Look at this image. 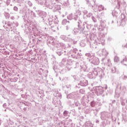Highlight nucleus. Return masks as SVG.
<instances>
[{
  "mask_svg": "<svg viewBox=\"0 0 127 127\" xmlns=\"http://www.w3.org/2000/svg\"><path fill=\"white\" fill-rule=\"evenodd\" d=\"M78 52V50L77 49H73V50H70L66 53L68 57H71V58H76L77 56V53Z\"/></svg>",
  "mask_w": 127,
  "mask_h": 127,
  "instance_id": "obj_12",
  "label": "nucleus"
},
{
  "mask_svg": "<svg viewBox=\"0 0 127 127\" xmlns=\"http://www.w3.org/2000/svg\"><path fill=\"white\" fill-rule=\"evenodd\" d=\"M111 71L112 73H115L116 72V67H114L112 68Z\"/></svg>",
  "mask_w": 127,
  "mask_h": 127,
  "instance_id": "obj_56",
  "label": "nucleus"
},
{
  "mask_svg": "<svg viewBox=\"0 0 127 127\" xmlns=\"http://www.w3.org/2000/svg\"><path fill=\"white\" fill-rule=\"evenodd\" d=\"M72 47V45L70 44H67V46L65 47V51H64L62 49H59L58 51H57V54L59 55V56H61V55H66V53L69 52V50H70V48Z\"/></svg>",
  "mask_w": 127,
  "mask_h": 127,
  "instance_id": "obj_8",
  "label": "nucleus"
},
{
  "mask_svg": "<svg viewBox=\"0 0 127 127\" xmlns=\"http://www.w3.org/2000/svg\"><path fill=\"white\" fill-rule=\"evenodd\" d=\"M107 65L108 67H111V66H112V63L111 62V60L110 59L107 60Z\"/></svg>",
  "mask_w": 127,
  "mask_h": 127,
  "instance_id": "obj_34",
  "label": "nucleus"
},
{
  "mask_svg": "<svg viewBox=\"0 0 127 127\" xmlns=\"http://www.w3.org/2000/svg\"><path fill=\"white\" fill-rule=\"evenodd\" d=\"M42 38H48L47 44L52 50H54V49H58V50L60 49V47L61 46V43L58 42H55V39L53 37L42 36Z\"/></svg>",
  "mask_w": 127,
  "mask_h": 127,
  "instance_id": "obj_3",
  "label": "nucleus"
},
{
  "mask_svg": "<svg viewBox=\"0 0 127 127\" xmlns=\"http://www.w3.org/2000/svg\"><path fill=\"white\" fill-rule=\"evenodd\" d=\"M64 6H69V2H64Z\"/></svg>",
  "mask_w": 127,
  "mask_h": 127,
  "instance_id": "obj_52",
  "label": "nucleus"
},
{
  "mask_svg": "<svg viewBox=\"0 0 127 127\" xmlns=\"http://www.w3.org/2000/svg\"><path fill=\"white\" fill-rule=\"evenodd\" d=\"M93 89L95 94H96L97 96H100V95H103V93H104V88H103V87L102 86H96L94 87Z\"/></svg>",
  "mask_w": 127,
  "mask_h": 127,
  "instance_id": "obj_11",
  "label": "nucleus"
},
{
  "mask_svg": "<svg viewBox=\"0 0 127 127\" xmlns=\"http://www.w3.org/2000/svg\"><path fill=\"white\" fill-rule=\"evenodd\" d=\"M34 36H38V35H40L41 32L40 31H39V30H38V29H37V28H35L34 30Z\"/></svg>",
  "mask_w": 127,
  "mask_h": 127,
  "instance_id": "obj_21",
  "label": "nucleus"
},
{
  "mask_svg": "<svg viewBox=\"0 0 127 127\" xmlns=\"http://www.w3.org/2000/svg\"><path fill=\"white\" fill-rule=\"evenodd\" d=\"M123 79L125 82H127V76L126 75H124V76L123 77Z\"/></svg>",
  "mask_w": 127,
  "mask_h": 127,
  "instance_id": "obj_48",
  "label": "nucleus"
},
{
  "mask_svg": "<svg viewBox=\"0 0 127 127\" xmlns=\"http://www.w3.org/2000/svg\"><path fill=\"white\" fill-rule=\"evenodd\" d=\"M82 86V87H86V86H88V80L83 79L80 80V83L78 84V86Z\"/></svg>",
  "mask_w": 127,
  "mask_h": 127,
  "instance_id": "obj_16",
  "label": "nucleus"
},
{
  "mask_svg": "<svg viewBox=\"0 0 127 127\" xmlns=\"http://www.w3.org/2000/svg\"><path fill=\"white\" fill-rule=\"evenodd\" d=\"M102 55H103V56H108L109 53H108L107 50L105 49H103L102 50Z\"/></svg>",
  "mask_w": 127,
  "mask_h": 127,
  "instance_id": "obj_26",
  "label": "nucleus"
},
{
  "mask_svg": "<svg viewBox=\"0 0 127 127\" xmlns=\"http://www.w3.org/2000/svg\"><path fill=\"white\" fill-rule=\"evenodd\" d=\"M80 46L81 47H85L86 46V43L82 41L80 43Z\"/></svg>",
  "mask_w": 127,
  "mask_h": 127,
  "instance_id": "obj_35",
  "label": "nucleus"
},
{
  "mask_svg": "<svg viewBox=\"0 0 127 127\" xmlns=\"http://www.w3.org/2000/svg\"><path fill=\"white\" fill-rule=\"evenodd\" d=\"M74 64H75L76 68L79 67V63L77 62H74Z\"/></svg>",
  "mask_w": 127,
  "mask_h": 127,
  "instance_id": "obj_60",
  "label": "nucleus"
},
{
  "mask_svg": "<svg viewBox=\"0 0 127 127\" xmlns=\"http://www.w3.org/2000/svg\"><path fill=\"white\" fill-rule=\"evenodd\" d=\"M12 2L14 3H19V0H12Z\"/></svg>",
  "mask_w": 127,
  "mask_h": 127,
  "instance_id": "obj_61",
  "label": "nucleus"
},
{
  "mask_svg": "<svg viewBox=\"0 0 127 127\" xmlns=\"http://www.w3.org/2000/svg\"><path fill=\"white\" fill-rule=\"evenodd\" d=\"M53 68V69L54 70V71H55V70H57V65H54Z\"/></svg>",
  "mask_w": 127,
  "mask_h": 127,
  "instance_id": "obj_63",
  "label": "nucleus"
},
{
  "mask_svg": "<svg viewBox=\"0 0 127 127\" xmlns=\"http://www.w3.org/2000/svg\"><path fill=\"white\" fill-rule=\"evenodd\" d=\"M91 107H94L96 106V102L95 101H92L90 102Z\"/></svg>",
  "mask_w": 127,
  "mask_h": 127,
  "instance_id": "obj_44",
  "label": "nucleus"
},
{
  "mask_svg": "<svg viewBox=\"0 0 127 127\" xmlns=\"http://www.w3.org/2000/svg\"><path fill=\"white\" fill-rule=\"evenodd\" d=\"M69 113V112L65 110L63 113L64 117H68V114Z\"/></svg>",
  "mask_w": 127,
  "mask_h": 127,
  "instance_id": "obj_39",
  "label": "nucleus"
},
{
  "mask_svg": "<svg viewBox=\"0 0 127 127\" xmlns=\"http://www.w3.org/2000/svg\"><path fill=\"white\" fill-rule=\"evenodd\" d=\"M67 23H70V21H67V19H66L62 20V24L63 25H65V24H67Z\"/></svg>",
  "mask_w": 127,
  "mask_h": 127,
  "instance_id": "obj_28",
  "label": "nucleus"
},
{
  "mask_svg": "<svg viewBox=\"0 0 127 127\" xmlns=\"http://www.w3.org/2000/svg\"><path fill=\"white\" fill-rule=\"evenodd\" d=\"M105 9V8L102 5H100L98 6V10L99 11H102V10H104Z\"/></svg>",
  "mask_w": 127,
  "mask_h": 127,
  "instance_id": "obj_30",
  "label": "nucleus"
},
{
  "mask_svg": "<svg viewBox=\"0 0 127 127\" xmlns=\"http://www.w3.org/2000/svg\"><path fill=\"white\" fill-rule=\"evenodd\" d=\"M90 38L91 40L90 45L91 43H94L96 45H98V44L104 45L105 43V34L103 32H99V34L97 37V33L94 32L90 35Z\"/></svg>",
  "mask_w": 127,
  "mask_h": 127,
  "instance_id": "obj_1",
  "label": "nucleus"
},
{
  "mask_svg": "<svg viewBox=\"0 0 127 127\" xmlns=\"http://www.w3.org/2000/svg\"><path fill=\"white\" fill-rule=\"evenodd\" d=\"M85 56L87 57L88 61L94 65H99L100 64V60L99 58L95 57V53H88L85 54Z\"/></svg>",
  "mask_w": 127,
  "mask_h": 127,
  "instance_id": "obj_4",
  "label": "nucleus"
},
{
  "mask_svg": "<svg viewBox=\"0 0 127 127\" xmlns=\"http://www.w3.org/2000/svg\"><path fill=\"white\" fill-rule=\"evenodd\" d=\"M82 56H83V55H82L81 53L77 52L76 53V56L75 58L76 59H78V58H81V57H82Z\"/></svg>",
  "mask_w": 127,
  "mask_h": 127,
  "instance_id": "obj_31",
  "label": "nucleus"
},
{
  "mask_svg": "<svg viewBox=\"0 0 127 127\" xmlns=\"http://www.w3.org/2000/svg\"><path fill=\"white\" fill-rule=\"evenodd\" d=\"M35 37H34L33 36H31L30 37V43H31V44H34L35 42H36Z\"/></svg>",
  "mask_w": 127,
  "mask_h": 127,
  "instance_id": "obj_23",
  "label": "nucleus"
},
{
  "mask_svg": "<svg viewBox=\"0 0 127 127\" xmlns=\"http://www.w3.org/2000/svg\"><path fill=\"white\" fill-rule=\"evenodd\" d=\"M14 38H15V39L16 41H19V35L17 34V35H15Z\"/></svg>",
  "mask_w": 127,
  "mask_h": 127,
  "instance_id": "obj_42",
  "label": "nucleus"
},
{
  "mask_svg": "<svg viewBox=\"0 0 127 127\" xmlns=\"http://www.w3.org/2000/svg\"><path fill=\"white\" fill-rule=\"evenodd\" d=\"M77 26L78 28H75L72 32V34H74V35H76L80 31V33H85V24H83L82 25V22L81 20H79V21H77Z\"/></svg>",
  "mask_w": 127,
  "mask_h": 127,
  "instance_id": "obj_5",
  "label": "nucleus"
},
{
  "mask_svg": "<svg viewBox=\"0 0 127 127\" xmlns=\"http://www.w3.org/2000/svg\"><path fill=\"white\" fill-rule=\"evenodd\" d=\"M74 104L76 107H79V106H80V103H79V102H76Z\"/></svg>",
  "mask_w": 127,
  "mask_h": 127,
  "instance_id": "obj_62",
  "label": "nucleus"
},
{
  "mask_svg": "<svg viewBox=\"0 0 127 127\" xmlns=\"http://www.w3.org/2000/svg\"><path fill=\"white\" fill-rule=\"evenodd\" d=\"M45 0L44 1L40 0L38 1V4H40L41 5H45Z\"/></svg>",
  "mask_w": 127,
  "mask_h": 127,
  "instance_id": "obj_36",
  "label": "nucleus"
},
{
  "mask_svg": "<svg viewBox=\"0 0 127 127\" xmlns=\"http://www.w3.org/2000/svg\"><path fill=\"white\" fill-rule=\"evenodd\" d=\"M91 18L94 22H96L97 21V19H96V18L93 16H92Z\"/></svg>",
  "mask_w": 127,
  "mask_h": 127,
  "instance_id": "obj_51",
  "label": "nucleus"
},
{
  "mask_svg": "<svg viewBox=\"0 0 127 127\" xmlns=\"http://www.w3.org/2000/svg\"><path fill=\"white\" fill-rule=\"evenodd\" d=\"M103 16H102L101 15H100L99 16V15H97V17L98 18V19H102V18H103Z\"/></svg>",
  "mask_w": 127,
  "mask_h": 127,
  "instance_id": "obj_54",
  "label": "nucleus"
},
{
  "mask_svg": "<svg viewBox=\"0 0 127 127\" xmlns=\"http://www.w3.org/2000/svg\"><path fill=\"white\" fill-rule=\"evenodd\" d=\"M53 11H58V10H60V9H61V6L59 5H55L54 7L53 6Z\"/></svg>",
  "mask_w": 127,
  "mask_h": 127,
  "instance_id": "obj_22",
  "label": "nucleus"
},
{
  "mask_svg": "<svg viewBox=\"0 0 127 127\" xmlns=\"http://www.w3.org/2000/svg\"><path fill=\"white\" fill-rule=\"evenodd\" d=\"M85 109L84 106L82 104L79 105V107H78V110H84Z\"/></svg>",
  "mask_w": 127,
  "mask_h": 127,
  "instance_id": "obj_47",
  "label": "nucleus"
},
{
  "mask_svg": "<svg viewBox=\"0 0 127 127\" xmlns=\"http://www.w3.org/2000/svg\"><path fill=\"white\" fill-rule=\"evenodd\" d=\"M122 64H123V65H125V66H127V57H125V58L122 61H121Z\"/></svg>",
  "mask_w": 127,
  "mask_h": 127,
  "instance_id": "obj_27",
  "label": "nucleus"
},
{
  "mask_svg": "<svg viewBox=\"0 0 127 127\" xmlns=\"http://www.w3.org/2000/svg\"><path fill=\"white\" fill-rule=\"evenodd\" d=\"M81 14V11L80 10H76V12L73 15L72 13L69 14L67 16V18L69 20H72L74 19V20L79 21L80 20V15Z\"/></svg>",
  "mask_w": 127,
  "mask_h": 127,
  "instance_id": "obj_7",
  "label": "nucleus"
},
{
  "mask_svg": "<svg viewBox=\"0 0 127 127\" xmlns=\"http://www.w3.org/2000/svg\"><path fill=\"white\" fill-rule=\"evenodd\" d=\"M120 86V90L122 92V95H125V92L127 91V87L125 86L122 87V82L118 84Z\"/></svg>",
  "mask_w": 127,
  "mask_h": 127,
  "instance_id": "obj_17",
  "label": "nucleus"
},
{
  "mask_svg": "<svg viewBox=\"0 0 127 127\" xmlns=\"http://www.w3.org/2000/svg\"><path fill=\"white\" fill-rule=\"evenodd\" d=\"M48 8H50V9H52V8H53V4H52V2H51L49 4V6H47Z\"/></svg>",
  "mask_w": 127,
  "mask_h": 127,
  "instance_id": "obj_40",
  "label": "nucleus"
},
{
  "mask_svg": "<svg viewBox=\"0 0 127 127\" xmlns=\"http://www.w3.org/2000/svg\"><path fill=\"white\" fill-rule=\"evenodd\" d=\"M117 0H113L114 1H116ZM117 2H118V5L119 7L121 6V4H122V2H121V0H117Z\"/></svg>",
  "mask_w": 127,
  "mask_h": 127,
  "instance_id": "obj_45",
  "label": "nucleus"
},
{
  "mask_svg": "<svg viewBox=\"0 0 127 127\" xmlns=\"http://www.w3.org/2000/svg\"><path fill=\"white\" fill-rule=\"evenodd\" d=\"M92 15H93V14H92V13H89L86 14L85 15V16L86 17H91V16H92Z\"/></svg>",
  "mask_w": 127,
  "mask_h": 127,
  "instance_id": "obj_49",
  "label": "nucleus"
},
{
  "mask_svg": "<svg viewBox=\"0 0 127 127\" xmlns=\"http://www.w3.org/2000/svg\"><path fill=\"white\" fill-rule=\"evenodd\" d=\"M49 24L51 27H54V21L51 19H49Z\"/></svg>",
  "mask_w": 127,
  "mask_h": 127,
  "instance_id": "obj_25",
  "label": "nucleus"
},
{
  "mask_svg": "<svg viewBox=\"0 0 127 127\" xmlns=\"http://www.w3.org/2000/svg\"><path fill=\"white\" fill-rule=\"evenodd\" d=\"M86 99V97H85V96H83L82 98V102H81V105L84 107V108H86V107L87 106L85 102H87V103L89 102V100H86L85 99Z\"/></svg>",
  "mask_w": 127,
  "mask_h": 127,
  "instance_id": "obj_20",
  "label": "nucleus"
},
{
  "mask_svg": "<svg viewBox=\"0 0 127 127\" xmlns=\"http://www.w3.org/2000/svg\"><path fill=\"white\" fill-rule=\"evenodd\" d=\"M10 82H16V78H10Z\"/></svg>",
  "mask_w": 127,
  "mask_h": 127,
  "instance_id": "obj_58",
  "label": "nucleus"
},
{
  "mask_svg": "<svg viewBox=\"0 0 127 127\" xmlns=\"http://www.w3.org/2000/svg\"><path fill=\"white\" fill-rule=\"evenodd\" d=\"M55 20L54 21V24L56 25L57 24H58V23H59V21H58V18H57V16H55Z\"/></svg>",
  "mask_w": 127,
  "mask_h": 127,
  "instance_id": "obj_32",
  "label": "nucleus"
},
{
  "mask_svg": "<svg viewBox=\"0 0 127 127\" xmlns=\"http://www.w3.org/2000/svg\"><path fill=\"white\" fill-rule=\"evenodd\" d=\"M38 15L40 20L42 22H44V21H45V17H46L47 15L46 12L43 11H40L38 13Z\"/></svg>",
  "mask_w": 127,
  "mask_h": 127,
  "instance_id": "obj_13",
  "label": "nucleus"
},
{
  "mask_svg": "<svg viewBox=\"0 0 127 127\" xmlns=\"http://www.w3.org/2000/svg\"><path fill=\"white\" fill-rule=\"evenodd\" d=\"M105 116H107V118L108 119V120H112V121H114V118H113L112 114L106 112L101 113V120H106V117H105Z\"/></svg>",
  "mask_w": 127,
  "mask_h": 127,
  "instance_id": "obj_10",
  "label": "nucleus"
},
{
  "mask_svg": "<svg viewBox=\"0 0 127 127\" xmlns=\"http://www.w3.org/2000/svg\"><path fill=\"white\" fill-rule=\"evenodd\" d=\"M112 15H113L114 16H116L117 17V16L119 15V13H118V12L116 11H113L112 12Z\"/></svg>",
  "mask_w": 127,
  "mask_h": 127,
  "instance_id": "obj_37",
  "label": "nucleus"
},
{
  "mask_svg": "<svg viewBox=\"0 0 127 127\" xmlns=\"http://www.w3.org/2000/svg\"><path fill=\"white\" fill-rule=\"evenodd\" d=\"M22 105H24V106H28V103L27 102H22Z\"/></svg>",
  "mask_w": 127,
  "mask_h": 127,
  "instance_id": "obj_57",
  "label": "nucleus"
},
{
  "mask_svg": "<svg viewBox=\"0 0 127 127\" xmlns=\"http://www.w3.org/2000/svg\"><path fill=\"white\" fill-rule=\"evenodd\" d=\"M105 67L102 68L99 67H94L92 70V72H90L88 74V78L89 79H95L96 76L99 75L100 79H103L104 76H105Z\"/></svg>",
  "mask_w": 127,
  "mask_h": 127,
  "instance_id": "obj_2",
  "label": "nucleus"
},
{
  "mask_svg": "<svg viewBox=\"0 0 127 127\" xmlns=\"http://www.w3.org/2000/svg\"><path fill=\"white\" fill-rule=\"evenodd\" d=\"M79 93H80V94H81L82 95H85V89H80Z\"/></svg>",
  "mask_w": 127,
  "mask_h": 127,
  "instance_id": "obj_38",
  "label": "nucleus"
},
{
  "mask_svg": "<svg viewBox=\"0 0 127 127\" xmlns=\"http://www.w3.org/2000/svg\"><path fill=\"white\" fill-rule=\"evenodd\" d=\"M20 108L21 110H23V111H24V112L27 111V107H24V108H23V107H20Z\"/></svg>",
  "mask_w": 127,
  "mask_h": 127,
  "instance_id": "obj_55",
  "label": "nucleus"
},
{
  "mask_svg": "<svg viewBox=\"0 0 127 127\" xmlns=\"http://www.w3.org/2000/svg\"><path fill=\"white\" fill-rule=\"evenodd\" d=\"M80 67L81 71H84V72H88V65L85 63L84 62H82L80 64Z\"/></svg>",
  "mask_w": 127,
  "mask_h": 127,
  "instance_id": "obj_15",
  "label": "nucleus"
},
{
  "mask_svg": "<svg viewBox=\"0 0 127 127\" xmlns=\"http://www.w3.org/2000/svg\"><path fill=\"white\" fill-rule=\"evenodd\" d=\"M27 3L29 6H32V3L30 1H28Z\"/></svg>",
  "mask_w": 127,
  "mask_h": 127,
  "instance_id": "obj_59",
  "label": "nucleus"
},
{
  "mask_svg": "<svg viewBox=\"0 0 127 127\" xmlns=\"http://www.w3.org/2000/svg\"><path fill=\"white\" fill-rule=\"evenodd\" d=\"M98 29L100 32L104 33V35L108 33V27H107V25L106 24V20L103 19L100 20V25Z\"/></svg>",
  "mask_w": 127,
  "mask_h": 127,
  "instance_id": "obj_6",
  "label": "nucleus"
},
{
  "mask_svg": "<svg viewBox=\"0 0 127 127\" xmlns=\"http://www.w3.org/2000/svg\"><path fill=\"white\" fill-rule=\"evenodd\" d=\"M53 92H55V94H56L57 97H59L60 98H61V94L59 93V92H58V90L57 89H54L53 90Z\"/></svg>",
  "mask_w": 127,
  "mask_h": 127,
  "instance_id": "obj_24",
  "label": "nucleus"
},
{
  "mask_svg": "<svg viewBox=\"0 0 127 127\" xmlns=\"http://www.w3.org/2000/svg\"><path fill=\"white\" fill-rule=\"evenodd\" d=\"M71 36V35H67V37L65 35H61L60 38L64 41H67V42H71V44H76L77 41L75 39H72V38L69 37Z\"/></svg>",
  "mask_w": 127,
  "mask_h": 127,
  "instance_id": "obj_9",
  "label": "nucleus"
},
{
  "mask_svg": "<svg viewBox=\"0 0 127 127\" xmlns=\"http://www.w3.org/2000/svg\"><path fill=\"white\" fill-rule=\"evenodd\" d=\"M86 1L89 6L91 5L92 7H94V5L96 4V0H86Z\"/></svg>",
  "mask_w": 127,
  "mask_h": 127,
  "instance_id": "obj_18",
  "label": "nucleus"
},
{
  "mask_svg": "<svg viewBox=\"0 0 127 127\" xmlns=\"http://www.w3.org/2000/svg\"><path fill=\"white\" fill-rule=\"evenodd\" d=\"M121 21L120 22V24L121 25H126V16H125V14H121Z\"/></svg>",
  "mask_w": 127,
  "mask_h": 127,
  "instance_id": "obj_19",
  "label": "nucleus"
},
{
  "mask_svg": "<svg viewBox=\"0 0 127 127\" xmlns=\"http://www.w3.org/2000/svg\"><path fill=\"white\" fill-rule=\"evenodd\" d=\"M7 25L8 26H9V29H12V27H11V26H12V24L9 22H8L7 23Z\"/></svg>",
  "mask_w": 127,
  "mask_h": 127,
  "instance_id": "obj_46",
  "label": "nucleus"
},
{
  "mask_svg": "<svg viewBox=\"0 0 127 127\" xmlns=\"http://www.w3.org/2000/svg\"><path fill=\"white\" fill-rule=\"evenodd\" d=\"M27 11H28V10H25L24 9L20 10V12H27Z\"/></svg>",
  "mask_w": 127,
  "mask_h": 127,
  "instance_id": "obj_50",
  "label": "nucleus"
},
{
  "mask_svg": "<svg viewBox=\"0 0 127 127\" xmlns=\"http://www.w3.org/2000/svg\"><path fill=\"white\" fill-rule=\"evenodd\" d=\"M29 12L31 13V15L33 16V17H36V15H35V13L33 12L32 10H28Z\"/></svg>",
  "mask_w": 127,
  "mask_h": 127,
  "instance_id": "obj_43",
  "label": "nucleus"
},
{
  "mask_svg": "<svg viewBox=\"0 0 127 127\" xmlns=\"http://www.w3.org/2000/svg\"><path fill=\"white\" fill-rule=\"evenodd\" d=\"M50 2H51V1L46 0H45V5L46 7H47V6H49V4L50 3Z\"/></svg>",
  "mask_w": 127,
  "mask_h": 127,
  "instance_id": "obj_33",
  "label": "nucleus"
},
{
  "mask_svg": "<svg viewBox=\"0 0 127 127\" xmlns=\"http://www.w3.org/2000/svg\"><path fill=\"white\" fill-rule=\"evenodd\" d=\"M79 97V93L77 92H72L67 95V99H76Z\"/></svg>",
  "mask_w": 127,
  "mask_h": 127,
  "instance_id": "obj_14",
  "label": "nucleus"
},
{
  "mask_svg": "<svg viewBox=\"0 0 127 127\" xmlns=\"http://www.w3.org/2000/svg\"><path fill=\"white\" fill-rule=\"evenodd\" d=\"M86 127H93V124H92V123H91V122H87L86 123Z\"/></svg>",
  "mask_w": 127,
  "mask_h": 127,
  "instance_id": "obj_29",
  "label": "nucleus"
},
{
  "mask_svg": "<svg viewBox=\"0 0 127 127\" xmlns=\"http://www.w3.org/2000/svg\"><path fill=\"white\" fill-rule=\"evenodd\" d=\"M13 10H15V11H17V10H18V8H17L16 6H14L13 7Z\"/></svg>",
  "mask_w": 127,
  "mask_h": 127,
  "instance_id": "obj_64",
  "label": "nucleus"
},
{
  "mask_svg": "<svg viewBox=\"0 0 127 127\" xmlns=\"http://www.w3.org/2000/svg\"><path fill=\"white\" fill-rule=\"evenodd\" d=\"M120 61V58L116 56L114 58V62L118 63Z\"/></svg>",
  "mask_w": 127,
  "mask_h": 127,
  "instance_id": "obj_41",
  "label": "nucleus"
},
{
  "mask_svg": "<svg viewBox=\"0 0 127 127\" xmlns=\"http://www.w3.org/2000/svg\"><path fill=\"white\" fill-rule=\"evenodd\" d=\"M83 12L84 13V16H86V15H87V13H88V11H87V10H84L83 11Z\"/></svg>",
  "mask_w": 127,
  "mask_h": 127,
  "instance_id": "obj_53",
  "label": "nucleus"
}]
</instances>
